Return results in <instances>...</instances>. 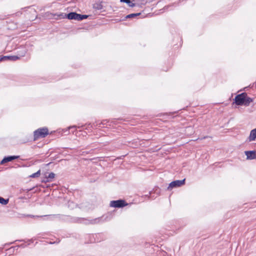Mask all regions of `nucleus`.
Returning a JSON list of instances; mask_svg holds the SVG:
<instances>
[{"instance_id":"obj_22","label":"nucleus","mask_w":256,"mask_h":256,"mask_svg":"<svg viewBox=\"0 0 256 256\" xmlns=\"http://www.w3.org/2000/svg\"><path fill=\"white\" fill-rule=\"evenodd\" d=\"M93 125L94 126H96V125H94V124H89L87 126L86 128V129L88 130H92V128H93Z\"/></svg>"},{"instance_id":"obj_4","label":"nucleus","mask_w":256,"mask_h":256,"mask_svg":"<svg viewBox=\"0 0 256 256\" xmlns=\"http://www.w3.org/2000/svg\"><path fill=\"white\" fill-rule=\"evenodd\" d=\"M186 179L184 178L182 180H176L172 182L168 187L167 188L168 190H171L174 188L180 187L182 186L184 184Z\"/></svg>"},{"instance_id":"obj_3","label":"nucleus","mask_w":256,"mask_h":256,"mask_svg":"<svg viewBox=\"0 0 256 256\" xmlns=\"http://www.w3.org/2000/svg\"><path fill=\"white\" fill-rule=\"evenodd\" d=\"M110 206L115 208H122L128 205L125 200L120 199L116 200H112L110 202Z\"/></svg>"},{"instance_id":"obj_17","label":"nucleus","mask_w":256,"mask_h":256,"mask_svg":"<svg viewBox=\"0 0 256 256\" xmlns=\"http://www.w3.org/2000/svg\"><path fill=\"white\" fill-rule=\"evenodd\" d=\"M140 14H141L140 12L131 14L126 16L125 17V18L128 19V18H135L138 16H139Z\"/></svg>"},{"instance_id":"obj_26","label":"nucleus","mask_w":256,"mask_h":256,"mask_svg":"<svg viewBox=\"0 0 256 256\" xmlns=\"http://www.w3.org/2000/svg\"><path fill=\"white\" fill-rule=\"evenodd\" d=\"M50 164V162H49V163H48V164L46 165H47V166H48Z\"/></svg>"},{"instance_id":"obj_18","label":"nucleus","mask_w":256,"mask_h":256,"mask_svg":"<svg viewBox=\"0 0 256 256\" xmlns=\"http://www.w3.org/2000/svg\"><path fill=\"white\" fill-rule=\"evenodd\" d=\"M9 202V198L5 199L2 196H0V204L2 205H6Z\"/></svg>"},{"instance_id":"obj_5","label":"nucleus","mask_w":256,"mask_h":256,"mask_svg":"<svg viewBox=\"0 0 256 256\" xmlns=\"http://www.w3.org/2000/svg\"><path fill=\"white\" fill-rule=\"evenodd\" d=\"M19 158V156H4L3 158V159L0 161V164L3 165L5 163L14 160L18 159Z\"/></svg>"},{"instance_id":"obj_20","label":"nucleus","mask_w":256,"mask_h":256,"mask_svg":"<svg viewBox=\"0 0 256 256\" xmlns=\"http://www.w3.org/2000/svg\"><path fill=\"white\" fill-rule=\"evenodd\" d=\"M40 170H39L38 171H37L36 172L32 174V175H30V176L32 178H38L40 176Z\"/></svg>"},{"instance_id":"obj_9","label":"nucleus","mask_w":256,"mask_h":256,"mask_svg":"<svg viewBox=\"0 0 256 256\" xmlns=\"http://www.w3.org/2000/svg\"><path fill=\"white\" fill-rule=\"evenodd\" d=\"M77 13L76 12H70L68 14H64V18L68 20H76Z\"/></svg>"},{"instance_id":"obj_2","label":"nucleus","mask_w":256,"mask_h":256,"mask_svg":"<svg viewBox=\"0 0 256 256\" xmlns=\"http://www.w3.org/2000/svg\"><path fill=\"white\" fill-rule=\"evenodd\" d=\"M48 134V130L46 127L39 128L34 132V140H36L40 138H44Z\"/></svg>"},{"instance_id":"obj_23","label":"nucleus","mask_w":256,"mask_h":256,"mask_svg":"<svg viewBox=\"0 0 256 256\" xmlns=\"http://www.w3.org/2000/svg\"><path fill=\"white\" fill-rule=\"evenodd\" d=\"M12 24L14 26H8V29H10V30H14L15 28H17V26H16V24H14L13 22L12 23Z\"/></svg>"},{"instance_id":"obj_19","label":"nucleus","mask_w":256,"mask_h":256,"mask_svg":"<svg viewBox=\"0 0 256 256\" xmlns=\"http://www.w3.org/2000/svg\"><path fill=\"white\" fill-rule=\"evenodd\" d=\"M18 246H12L7 250V251L8 252V253L10 254V255L12 253H14L15 250H18Z\"/></svg>"},{"instance_id":"obj_6","label":"nucleus","mask_w":256,"mask_h":256,"mask_svg":"<svg viewBox=\"0 0 256 256\" xmlns=\"http://www.w3.org/2000/svg\"><path fill=\"white\" fill-rule=\"evenodd\" d=\"M84 220H86V219L82 218L74 217L67 216L66 221L74 223H82Z\"/></svg>"},{"instance_id":"obj_14","label":"nucleus","mask_w":256,"mask_h":256,"mask_svg":"<svg viewBox=\"0 0 256 256\" xmlns=\"http://www.w3.org/2000/svg\"><path fill=\"white\" fill-rule=\"evenodd\" d=\"M88 17V15L82 14L77 13L76 20L82 21L84 19H86Z\"/></svg>"},{"instance_id":"obj_13","label":"nucleus","mask_w":256,"mask_h":256,"mask_svg":"<svg viewBox=\"0 0 256 256\" xmlns=\"http://www.w3.org/2000/svg\"><path fill=\"white\" fill-rule=\"evenodd\" d=\"M102 218H98L91 220H88V222L86 224H96L100 222L102 220Z\"/></svg>"},{"instance_id":"obj_8","label":"nucleus","mask_w":256,"mask_h":256,"mask_svg":"<svg viewBox=\"0 0 256 256\" xmlns=\"http://www.w3.org/2000/svg\"><path fill=\"white\" fill-rule=\"evenodd\" d=\"M244 154L248 160H254L256 158V150L245 151Z\"/></svg>"},{"instance_id":"obj_24","label":"nucleus","mask_w":256,"mask_h":256,"mask_svg":"<svg viewBox=\"0 0 256 256\" xmlns=\"http://www.w3.org/2000/svg\"><path fill=\"white\" fill-rule=\"evenodd\" d=\"M34 188H28V189H26V190H24V191H26V192H28L32 190Z\"/></svg>"},{"instance_id":"obj_1","label":"nucleus","mask_w":256,"mask_h":256,"mask_svg":"<svg viewBox=\"0 0 256 256\" xmlns=\"http://www.w3.org/2000/svg\"><path fill=\"white\" fill-rule=\"evenodd\" d=\"M253 100V98L248 96L246 92H242L235 96L233 103L238 106H248Z\"/></svg>"},{"instance_id":"obj_15","label":"nucleus","mask_w":256,"mask_h":256,"mask_svg":"<svg viewBox=\"0 0 256 256\" xmlns=\"http://www.w3.org/2000/svg\"><path fill=\"white\" fill-rule=\"evenodd\" d=\"M121 2L126 3L130 7L133 8L136 6L135 3L132 2L130 0H120Z\"/></svg>"},{"instance_id":"obj_21","label":"nucleus","mask_w":256,"mask_h":256,"mask_svg":"<svg viewBox=\"0 0 256 256\" xmlns=\"http://www.w3.org/2000/svg\"><path fill=\"white\" fill-rule=\"evenodd\" d=\"M108 122V120H103L100 123V124H96V126H100V125L102 124H106Z\"/></svg>"},{"instance_id":"obj_25","label":"nucleus","mask_w":256,"mask_h":256,"mask_svg":"<svg viewBox=\"0 0 256 256\" xmlns=\"http://www.w3.org/2000/svg\"><path fill=\"white\" fill-rule=\"evenodd\" d=\"M68 205L70 206V204H73V202H68Z\"/></svg>"},{"instance_id":"obj_12","label":"nucleus","mask_w":256,"mask_h":256,"mask_svg":"<svg viewBox=\"0 0 256 256\" xmlns=\"http://www.w3.org/2000/svg\"><path fill=\"white\" fill-rule=\"evenodd\" d=\"M102 2H96L93 4V8L96 10H102L103 8Z\"/></svg>"},{"instance_id":"obj_7","label":"nucleus","mask_w":256,"mask_h":256,"mask_svg":"<svg viewBox=\"0 0 256 256\" xmlns=\"http://www.w3.org/2000/svg\"><path fill=\"white\" fill-rule=\"evenodd\" d=\"M20 57L17 56H2L0 58V62L5 60L16 61Z\"/></svg>"},{"instance_id":"obj_11","label":"nucleus","mask_w":256,"mask_h":256,"mask_svg":"<svg viewBox=\"0 0 256 256\" xmlns=\"http://www.w3.org/2000/svg\"><path fill=\"white\" fill-rule=\"evenodd\" d=\"M55 176V174L52 172L48 174V176H46L44 180H42V182H52V179H53Z\"/></svg>"},{"instance_id":"obj_16","label":"nucleus","mask_w":256,"mask_h":256,"mask_svg":"<svg viewBox=\"0 0 256 256\" xmlns=\"http://www.w3.org/2000/svg\"><path fill=\"white\" fill-rule=\"evenodd\" d=\"M54 218L62 220H66L67 216L64 214H57L52 215Z\"/></svg>"},{"instance_id":"obj_10","label":"nucleus","mask_w":256,"mask_h":256,"mask_svg":"<svg viewBox=\"0 0 256 256\" xmlns=\"http://www.w3.org/2000/svg\"><path fill=\"white\" fill-rule=\"evenodd\" d=\"M256 139V128L252 130L247 140L249 142L254 140Z\"/></svg>"}]
</instances>
